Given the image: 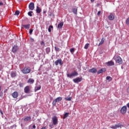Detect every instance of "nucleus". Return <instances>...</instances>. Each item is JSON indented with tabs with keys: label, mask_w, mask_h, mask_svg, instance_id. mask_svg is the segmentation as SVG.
<instances>
[{
	"label": "nucleus",
	"mask_w": 129,
	"mask_h": 129,
	"mask_svg": "<svg viewBox=\"0 0 129 129\" xmlns=\"http://www.w3.org/2000/svg\"><path fill=\"white\" fill-rule=\"evenodd\" d=\"M114 59L116 63H118L119 65L122 64V59L119 55L114 56Z\"/></svg>",
	"instance_id": "1"
},
{
	"label": "nucleus",
	"mask_w": 129,
	"mask_h": 129,
	"mask_svg": "<svg viewBox=\"0 0 129 129\" xmlns=\"http://www.w3.org/2000/svg\"><path fill=\"white\" fill-rule=\"evenodd\" d=\"M21 72L23 74H28L31 72V68L29 67H25L23 70H21Z\"/></svg>",
	"instance_id": "2"
},
{
	"label": "nucleus",
	"mask_w": 129,
	"mask_h": 129,
	"mask_svg": "<svg viewBox=\"0 0 129 129\" xmlns=\"http://www.w3.org/2000/svg\"><path fill=\"white\" fill-rule=\"evenodd\" d=\"M76 76H78V73L76 71H74L71 74H67V77L69 78H72V77H75Z\"/></svg>",
	"instance_id": "3"
},
{
	"label": "nucleus",
	"mask_w": 129,
	"mask_h": 129,
	"mask_svg": "<svg viewBox=\"0 0 129 129\" xmlns=\"http://www.w3.org/2000/svg\"><path fill=\"white\" fill-rule=\"evenodd\" d=\"M62 100V97H58L56 98L53 102H52V105L53 106H56V102H59V101H61Z\"/></svg>",
	"instance_id": "4"
},
{
	"label": "nucleus",
	"mask_w": 129,
	"mask_h": 129,
	"mask_svg": "<svg viewBox=\"0 0 129 129\" xmlns=\"http://www.w3.org/2000/svg\"><path fill=\"white\" fill-rule=\"evenodd\" d=\"M52 123L54 125H56V124H58V118L57 116H54L52 117Z\"/></svg>",
	"instance_id": "5"
},
{
	"label": "nucleus",
	"mask_w": 129,
	"mask_h": 129,
	"mask_svg": "<svg viewBox=\"0 0 129 129\" xmlns=\"http://www.w3.org/2000/svg\"><path fill=\"white\" fill-rule=\"evenodd\" d=\"M126 106H123L120 110V111L122 113V114H125V113H126Z\"/></svg>",
	"instance_id": "6"
},
{
	"label": "nucleus",
	"mask_w": 129,
	"mask_h": 129,
	"mask_svg": "<svg viewBox=\"0 0 129 129\" xmlns=\"http://www.w3.org/2000/svg\"><path fill=\"white\" fill-rule=\"evenodd\" d=\"M29 9L31 11H34V9H35V4L34 3L32 2L30 3L29 5Z\"/></svg>",
	"instance_id": "7"
},
{
	"label": "nucleus",
	"mask_w": 129,
	"mask_h": 129,
	"mask_svg": "<svg viewBox=\"0 0 129 129\" xmlns=\"http://www.w3.org/2000/svg\"><path fill=\"white\" fill-rule=\"evenodd\" d=\"M82 78H77L73 79V82L74 83H79V82H81V81H82Z\"/></svg>",
	"instance_id": "8"
},
{
	"label": "nucleus",
	"mask_w": 129,
	"mask_h": 129,
	"mask_svg": "<svg viewBox=\"0 0 129 129\" xmlns=\"http://www.w3.org/2000/svg\"><path fill=\"white\" fill-rule=\"evenodd\" d=\"M58 64H59V65L63 64V62H62V60L61 59H58L55 61V64L56 66H58Z\"/></svg>",
	"instance_id": "9"
},
{
	"label": "nucleus",
	"mask_w": 129,
	"mask_h": 129,
	"mask_svg": "<svg viewBox=\"0 0 129 129\" xmlns=\"http://www.w3.org/2000/svg\"><path fill=\"white\" fill-rule=\"evenodd\" d=\"M89 72L90 73L95 74L97 72V70H96V69H95V68H92V69L89 70Z\"/></svg>",
	"instance_id": "10"
},
{
	"label": "nucleus",
	"mask_w": 129,
	"mask_h": 129,
	"mask_svg": "<svg viewBox=\"0 0 129 129\" xmlns=\"http://www.w3.org/2000/svg\"><path fill=\"white\" fill-rule=\"evenodd\" d=\"M19 96V93L18 92L15 91L12 93V97L13 98H17Z\"/></svg>",
	"instance_id": "11"
},
{
	"label": "nucleus",
	"mask_w": 129,
	"mask_h": 129,
	"mask_svg": "<svg viewBox=\"0 0 129 129\" xmlns=\"http://www.w3.org/2000/svg\"><path fill=\"white\" fill-rule=\"evenodd\" d=\"M24 92L25 93H29L30 92V87L29 86H27L25 87Z\"/></svg>",
	"instance_id": "12"
},
{
	"label": "nucleus",
	"mask_w": 129,
	"mask_h": 129,
	"mask_svg": "<svg viewBox=\"0 0 129 129\" xmlns=\"http://www.w3.org/2000/svg\"><path fill=\"white\" fill-rule=\"evenodd\" d=\"M108 19L109 21H113V20H114V15H113L112 13H110V14L108 16Z\"/></svg>",
	"instance_id": "13"
},
{
	"label": "nucleus",
	"mask_w": 129,
	"mask_h": 129,
	"mask_svg": "<svg viewBox=\"0 0 129 129\" xmlns=\"http://www.w3.org/2000/svg\"><path fill=\"white\" fill-rule=\"evenodd\" d=\"M18 49L19 47L18 46L15 45L12 48V52H13V53H16V52H17Z\"/></svg>",
	"instance_id": "14"
},
{
	"label": "nucleus",
	"mask_w": 129,
	"mask_h": 129,
	"mask_svg": "<svg viewBox=\"0 0 129 129\" xmlns=\"http://www.w3.org/2000/svg\"><path fill=\"white\" fill-rule=\"evenodd\" d=\"M107 66H113L114 65V62L112 61H109L106 63Z\"/></svg>",
	"instance_id": "15"
},
{
	"label": "nucleus",
	"mask_w": 129,
	"mask_h": 129,
	"mask_svg": "<svg viewBox=\"0 0 129 129\" xmlns=\"http://www.w3.org/2000/svg\"><path fill=\"white\" fill-rule=\"evenodd\" d=\"M106 71V69L104 68L100 70L97 72V74H100V73H103L104 72H105Z\"/></svg>",
	"instance_id": "16"
},
{
	"label": "nucleus",
	"mask_w": 129,
	"mask_h": 129,
	"mask_svg": "<svg viewBox=\"0 0 129 129\" xmlns=\"http://www.w3.org/2000/svg\"><path fill=\"white\" fill-rule=\"evenodd\" d=\"M35 82V80L32 78L29 79L27 81V83H29L30 84H33Z\"/></svg>",
	"instance_id": "17"
},
{
	"label": "nucleus",
	"mask_w": 129,
	"mask_h": 129,
	"mask_svg": "<svg viewBox=\"0 0 129 129\" xmlns=\"http://www.w3.org/2000/svg\"><path fill=\"white\" fill-rule=\"evenodd\" d=\"M64 25V22H60L59 24H58L57 25V28L58 29H62V27Z\"/></svg>",
	"instance_id": "18"
},
{
	"label": "nucleus",
	"mask_w": 129,
	"mask_h": 129,
	"mask_svg": "<svg viewBox=\"0 0 129 129\" xmlns=\"http://www.w3.org/2000/svg\"><path fill=\"white\" fill-rule=\"evenodd\" d=\"M31 25L30 24H27V25H22V27H23L25 28V29H26L27 30H29L30 29Z\"/></svg>",
	"instance_id": "19"
},
{
	"label": "nucleus",
	"mask_w": 129,
	"mask_h": 129,
	"mask_svg": "<svg viewBox=\"0 0 129 129\" xmlns=\"http://www.w3.org/2000/svg\"><path fill=\"white\" fill-rule=\"evenodd\" d=\"M104 41H105V39H104V37H103L101 39L100 42L99 43L98 46H101V45L104 43Z\"/></svg>",
	"instance_id": "20"
},
{
	"label": "nucleus",
	"mask_w": 129,
	"mask_h": 129,
	"mask_svg": "<svg viewBox=\"0 0 129 129\" xmlns=\"http://www.w3.org/2000/svg\"><path fill=\"white\" fill-rule=\"evenodd\" d=\"M31 117L30 116H27L24 119V121H30L31 120Z\"/></svg>",
	"instance_id": "21"
},
{
	"label": "nucleus",
	"mask_w": 129,
	"mask_h": 129,
	"mask_svg": "<svg viewBox=\"0 0 129 129\" xmlns=\"http://www.w3.org/2000/svg\"><path fill=\"white\" fill-rule=\"evenodd\" d=\"M41 11L42 10L40 8V7H39V6H37L36 7V13H37V14H40Z\"/></svg>",
	"instance_id": "22"
},
{
	"label": "nucleus",
	"mask_w": 129,
	"mask_h": 129,
	"mask_svg": "<svg viewBox=\"0 0 129 129\" xmlns=\"http://www.w3.org/2000/svg\"><path fill=\"white\" fill-rule=\"evenodd\" d=\"M69 112H66V113L64 114L63 118V119H65V118H67V117H68L69 116Z\"/></svg>",
	"instance_id": "23"
},
{
	"label": "nucleus",
	"mask_w": 129,
	"mask_h": 129,
	"mask_svg": "<svg viewBox=\"0 0 129 129\" xmlns=\"http://www.w3.org/2000/svg\"><path fill=\"white\" fill-rule=\"evenodd\" d=\"M11 77L14 78L16 77V76H17V74H16L15 72H12L11 74Z\"/></svg>",
	"instance_id": "24"
},
{
	"label": "nucleus",
	"mask_w": 129,
	"mask_h": 129,
	"mask_svg": "<svg viewBox=\"0 0 129 129\" xmlns=\"http://www.w3.org/2000/svg\"><path fill=\"white\" fill-rule=\"evenodd\" d=\"M119 126H120V125L115 124L114 126H112L111 127V128L115 129V128H117L119 127Z\"/></svg>",
	"instance_id": "25"
},
{
	"label": "nucleus",
	"mask_w": 129,
	"mask_h": 129,
	"mask_svg": "<svg viewBox=\"0 0 129 129\" xmlns=\"http://www.w3.org/2000/svg\"><path fill=\"white\" fill-rule=\"evenodd\" d=\"M51 29H53V26L52 25H50L48 29V31L49 33H51V32H52V30H51Z\"/></svg>",
	"instance_id": "26"
},
{
	"label": "nucleus",
	"mask_w": 129,
	"mask_h": 129,
	"mask_svg": "<svg viewBox=\"0 0 129 129\" xmlns=\"http://www.w3.org/2000/svg\"><path fill=\"white\" fill-rule=\"evenodd\" d=\"M64 99L67 100V101H71L72 100V97H70L69 98H65Z\"/></svg>",
	"instance_id": "27"
},
{
	"label": "nucleus",
	"mask_w": 129,
	"mask_h": 129,
	"mask_svg": "<svg viewBox=\"0 0 129 129\" xmlns=\"http://www.w3.org/2000/svg\"><path fill=\"white\" fill-rule=\"evenodd\" d=\"M41 89V86H39V87H37L35 88L34 91L36 92V91H38V90H40Z\"/></svg>",
	"instance_id": "28"
},
{
	"label": "nucleus",
	"mask_w": 129,
	"mask_h": 129,
	"mask_svg": "<svg viewBox=\"0 0 129 129\" xmlns=\"http://www.w3.org/2000/svg\"><path fill=\"white\" fill-rule=\"evenodd\" d=\"M73 12L74 13V14H75V15H77V8L73 9Z\"/></svg>",
	"instance_id": "29"
},
{
	"label": "nucleus",
	"mask_w": 129,
	"mask_h": 129,
	"mask_svg": "<svg viewBox=\"0 0 129 129\" xmlns=\"http://www.w3.org/2000/svg\"><path fill=\"white\" fill-rule=\"evenodd\" d=\"M106 80H108L109 81H111V80H112V78H111V77L110 76H107L106 77Z\"/></svg>",
	"instance_id": "30"
},
{
	"label": "nucleus",
	"mask_w": 129,
	"mask_h": 129,
	"mask_svg": "<svg viewBox=\"0 0 129 129\" xmlns=\"http://www.w3.org/2000/svg\"><path fill=\"white\" fill-rule=\"evenodd\" d=\"M32 14H33V11H30L28 13V16H29V17H32L33 16Z\"/></svg>",
	"instance_id": "31"
},
{
	"label": "nucleus",
	"mask_w": 129,
	"mask_h": 129,
	"mask_svg": "<svg viewBox=\"0 0 129 129\" xmlns=\"http://www.w3.org/2000/svg\"><path fill=\"white\" fill-rule=\"evenodd\" d=\"M45 51L47 53V54H48V53H49L50 50V48L49 47H47L45 49Z\"/></svg>",
	"instance_id": "32"
},
{
	"label": "nucleus",
	"mask_w": 129,
	"mask_h": 129,
	"mask_svg": "<svg viewBox=\"0 0 129 129\" xmlns=\"http://www.w3.org/2000/svg\"><path fill=\"white\" fill-rule=\"evenodd\" d=\"M88 46H89V43H87L85 44L84 48L86 49V50H87L88 49Z\"/></svg>",
	"instance_id": "33"
},
{
	"label": "nucleus",
	"mask_w": 129,
	"mask_h": 129,
	"mask_svg": "<svg viewBox=\"0 0 129 129\" xmlns=\"http://www.w3.org/2000/svg\"><path fill=\"white\" fill-rule=\"evenodd\" d=\"M14 15L15 16H19L20 15V11L17 10V11H16Z\"/></svg>",
	"instance_id": "34"
},
{
	"label": "nucleus",
	"mask_w": 129,
	"mask_h": 129,
	"mask_svg": "<svg viewBox=\"0 0 129 129\" xmlns=\"http://www.w3.org/2000/svg\"><path fill=\"white\" fill-rule=\"evenodd\" d=\"M126 24L127 26H129V17L126 20Z\"/></svg>",
	"instance_id": "35"
},
{
	"label": "nucleus",
	"mask_w": 129,
	"mask_h": 129,
	"mask_svg": "<svg viewBox=\"0 0 129 129\" xmlns=\"http://www.w3.org/2000/svg\"><path fill=\"white\" fill-rule=\"evenodd\" d=\"M54 49H55V51H56V52L59 51V50H60V48H58V47H56V46L54 47Z\"/></svg>",
	"instance_id": "36"
},
{
	"label": "nucleus",
	"mask_w": 129,
	"mask_h": 129,
	"mask_svg": "<svg viewBox=\"0 0 129 129\" xmlns=\"http://www.w3.org/2000/svg\"><path fill=\"white\" fill-rule=\"evenodd\" d=\"M75 51V49H74V48H73L72 49H70V52L71 53H74V51Z\"/></svg>",
	"instance_id": "37"
},
{
	"label": "nucleus",
	"mask_w": 129,
	"mask_h": 129,
	"mask_svg": "<svg viewBox=\"0 0 129 129\" xmlns=\"http://www.w3.org/2000/svg\"><path fill=\"white\" fill-rule=\"evenodd\" d=\"M33 31H34V30H33V29H30V30H29V34H30V35H32V33H33Z\"/></svg>",
	"instance_id": "38"
},
{
	"label": "nucleus",
	"mask_w": 129,
	"mask_h": 129,
	"mask_svg": "<svg viewBox=\"0 0 129 129\" xmlns=\"http://www.w3.org/2000/svg\"><path fill=\"white\" fill-rule=\"evenodd\" d=\"M53 124H49V127L50 128H53Z\"/></svg>",
	"instance_id": "39"
},
{
	"label": "nucleus",
	"mask_w": 129,
	"mask_h": 129,
	"mask_svg": "<svg viewBox=\"0 0 129 129\" xmlns=\"http://www.w3.org/2000/svg\"><path fill=\"white\" fill-rule=\"evenodd\" d=\"M0 6H4V3H3L2 2H0Z\"/></svg>",
	"instance_id": "40"
},
{
	"label": "nucleus",
	"mask_w": 129,
	"mask_h": 129,
	"mask_svg": "<svg viewBox=\"0 0 129 129\" xmlns=\"http://www.w3.org/2000/svg\"><path fill=\"white\" fill-rule=\"evenodd\" d=\"M41 45H45V42H44V41H42L41 43Z\"/></svg>",
	"instance_id": "41"
},
{
	"label": "nucleus",
	"mask_w": 129,
	"mask_h": 129,
	"mask_svg": "<svg viewBox=\"0 0 129 129\" xmlns=\"http://www.w3.org/2000/svg\"><path fill=\"white\" fill-rule=\"evenodd\" d=\"M101 13V12L99 11V12H98V13H97V15H98V16H99V15H100Z\"/></svg>",
	"instance_id": "42"
},
{
	"label": "nucleus",
	"mask_w": 129,
	"mask_h": 129,
	"mask_svg": "<svg viewBox=\"0 0 129 129\" xmlns=\"http://www.w3.org/2000/svg\"><path fill=\"white\" fill-rule=\"evenodd\" d=\"M33 128H36V125H33L32 126Z\"/></svg>",
	"instance_id": "43"
},
{
	"label": "nucleus",
	"mask_w": 129,
	"mask_h": 129,
	"mask_svg": "<svg viewBox=\"0 0 129 129\" xmlns=\"http://www.w3.org/2000/svg\"><path fill=\"white\" fill-rule=\"evenodd\" d=\"M7 91H8V89H5L4 90V93H6V92H7Z\"/></svg>",
	"instance_id": "44"
},
{
	"label": "nucleus",
	"mask_w": 129,
	"mask_h": 129,
	"mask_svg": "<svg viewBox=\"0 0 129 129\" xmlns=\"http://www.w3.org/2000/svg\"><path fill=\"white\" fill-rule=\"evenodd\" d=\"M126 106L129 108V102L126 104Z\"/></svg>",
	"instance_id": "45"
},
{
	"label": "nucleus",
	"mask_w": 129,
	"mask_h": 129,
	"mask_svg": "<svg viewBox=\"0 0 129 129\" xmlns=\"http://www.w3.org/2000/svg\"><path fill=\"white\" fill-rule=\"evenodd\" d=\"M0 112L1 114H4V113H3V111H2V110H0Z\"/></svg>",
	"instance_id": "46"
},
{
	"label": "nucleus",
	"mask_w": 129,
	"mask_h": 129,
	"mask_svg": "<svg viewBox=\"0 0 129 129\" xmlns=\"http://www.w3.org/2000/svg\"><path fill=\"white\" fill-rule=\"evenodd\" d=\"M91 3H94V0H91Z\"/></svg>",
	"instance_id": "47"
},
{
	"label": "nucleus",
	"mask_w": 129,
	"mask_h": 129,
	"mask_svg": "<svg viewBox=\"0 0 129 129\" xmlns=\"http://www.w3.org/2000/svg\"><path fill=\"white\" fill-rule=\"evenodd\" d=\"M2 90V86H0V91Z\"/></svg>",
	"instance_id": "48"
},
{
	"label": "nucleus",
	"mask_w": 129,
	"mask_h": 129,
	"mask_svg": "<svg viewBox=\"0 0 129 129\" xmlns=\"http://www.w3.org/2000/svg\"><path fill=\"white\" fill-rule=\"evenodd\" d=\"M0 129H2V127L0 126Z\"/></svg>",
	"instance_id": "49"
},
{
	"label": "nucleus",
	"mask_w": 129,
	"mask_h": 129,
	"mask_svg": "<svg viewBox=\"0 0 129 129\" xmlns=\"http://www.w3.org/2000/svg\"><path fill=\"white\" fill-rule=\"evenodd\" d=\"M0 97H1V95H0Z\"/></svg>",
	"instance_id": "50"
}]
</instances>
